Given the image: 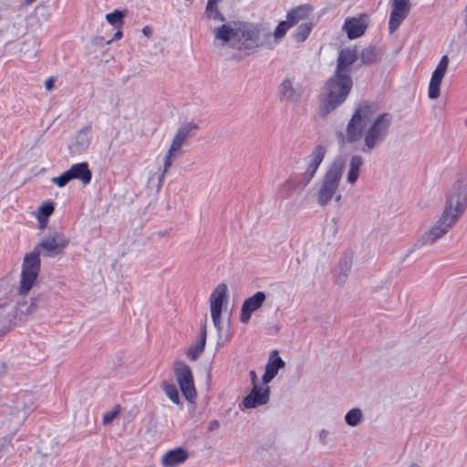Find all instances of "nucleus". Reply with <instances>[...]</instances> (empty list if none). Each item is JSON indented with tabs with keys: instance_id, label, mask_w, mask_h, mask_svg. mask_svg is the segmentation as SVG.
<instances>
[{
	"instance_id": "obj_1",
	"label": "nucleus",
	"mask_w": 467,
	"mask_h": 467,
	"mask_svg": "<svg viewBox=\"0 0 467 467\" xmlns=\"http://www.w3.org/2000/svg\"><path fill=\"white\" fill-rule=\"evenodd\" d=\"M376 112L377 106L374 103L364 102L358 105L346 128L348 142L363 139V152L372 151L388 137L392 117L389 113H382L372 119Z\"/></svg>"
},
{
	"instance_id": "obj_2",
	"label": "nucleus",
	"mask_w": 467,
	"mask_h": 467,
	"mask_svg": "<svg viewBox=\"0 0 467 467\" xmlns=\"http://www.w3.org/2000/svg\"><path fill=\"white\" fill-rule=\"evenodd\" d=\"M212 34L215 47H229L238 50L256 48L264 39L271 37V33L263 25L244 21H224L223 25L213 27Z\"/></svg>"
},
{
	"instance_id": "obj_3",
	"label": "nucleus",
	"mask_w": 467,
	"mask_h": 467,
	"mask_svg": "<svg viewBox=\"0 0 467 467\" xmlns=\"http://www.w3.org/2000/svg\"><path fill=\"white\" fill-rule=\"evenodd\" d=\"M353 87L351 77L333 74L320 94L319 113L327 116L345 102Z\"/></svg>"
},
{
	"instance_id": "obj_4",
	"label": "nucleus",
	"mask_w": 467,
	"mask_h": 467,
	"mask_svg": "<svg viewBox=\"0 0 467 467\" xmlns=\"http://www.w3.org/2000/svg\"><path fill=\"white\" fill-rule=\"evenodd\" d=\"M467 209V175L460 173L453 182L448 194L442 213L454 221L461 218Z\"/></svg>"
},
{
	"instance_id": "obj_5",
	"label": "nucleus",
	"mask_w": 467,
	"mask_h": 467,
	"mask_svg": "<svg viewBox=\"0 0 467 467\" xmlns=\"http://www.w3.org/2000/svg\"><path fill=\"white\" fill-rule=\"evenodd\" d=\"M344 171V161L336 160L331 163L320 181L317 193V202L320 206H325L336 195Z\"/></svg>"
},
{
	"instance_id": "obj_6",
	"label": "nucleus",
	"mask_w": 467,
	"mask_h": 467,
	"mask_svg": "<svg viewBox=\"0 0 467 467\" xmlns=\"http://www.w3.org/2000/svg\"><path fill=\"white\" fill-rule=\"evenodd\" d=\"M40 254L34 250L26 254L22 264L19 294L26 296L32 288L40 271Z\"/></svg>"
},
{
	"instance_id": "obj_7",
	"label": "nucleus",
	"mask_w": 467,
	"mask_h": 467,
	"mask_svg": "<svg viewBox=\"0 0 467 467\" xmlns=\"http://www.w3.org/2000/svg\"><path fill=\"white\" fill-rule=\"evenodd\" d=\"M69 239L61 232L53 231L43 237L34 247L46 257H56L68 246Z\"/></svg>"
},
{
	"instance_id": "obj_8",
	"label": "nucleus",
	"mask_w": 467,
	"mask_h": 467,
	"mask_svg": "<svg viewBox=\"0 0 467 467\" xmlns=\"http://www.w3.org/2000/svg\"><path fill=\"white\" fill-rule=\"evenodd\" d=\"M455 224L454 221L441 213L437 221L420 237L418 246L422 247L433 244L445 236Z\"/></svg>"
},
{
	"instance_id": "obj_9",
	"label": "nucleus",
	"mask_w": 467,
	"mask_h": 467,
	"mask_svg": "<svg viewBox=\"0 0 467 467\" xmlns=\"http://www.w3.org/2000/svg\"><path fill=\"white\" fill-rule=\"evenodd\" d=\"M177 383L184 399L195 407L197 390L191 368L184 362H177Z\"/></svg>"
},
{
	"instance_id": "obj_10",
	"label": "nucleus",
	"mask_w": 467,
	"mask_h": 467,
	"mask_svg": "<svg viewBox=\"0 0 467 467\" xmlns=\"http://www.w3.org/2000/svg\"><path fill=\"white\" fill-rule=\"evenodd\" d=\"M200 120L181 117L177 127L176 147L177 153L182 148L188 147L200 130Z\"/></svg>"
},
{
	"instance_id": "obj_11",
	"label": "nucleus",
	"mask_w": 467,
	"mask_h": 467,
	"mask_svg": "<svg viewBox=\"0 0 467 467\" xmlns=\"http://www.w3.org/2000/svg\"><path fill=\"white\" fill-rule=\"evenodd\" d=\"M227 285L219 284L210 296V307L213 323L218 331L222 330V309L227 294Z\"/></svg>"
},
{
	"instance_id": "obj_12",
	"label": "nucleus",
	"mask_w": 467,
	"mask_h": 467,
	"mask_svg": "<svg viewBox=\"0 0 467 467\" xmlns=\"http://www.w3.org/2000/svg\"><path fill=\"white\" fill-rule=\"evenodd\" d=\"M326 154L327 148L319 144L314 147L311 153L307 156L308 163L301 178L303 187L306 186L312 181Z\"/></svg>"
},
{
	"instance_id": "obj_13",
	"label": "nucleus",
	"mask_w": 467,
	"mask_h": 467,
	"mask_svg": "<svg viewBox=\"0 0 467 467\" xmlns=\"http://www.w3.org/2000/svg\"><path fill=\"white\" fill-rule=\"evenodd\" d=\"M411 5L410 0H392L389 16V33H394L410 14Z\"/></svg>"
},
{
	"instance_id": "obj_14",
	"label": "nucleus",
	"mask_w": 467,
	"mask_h": 467,
	"mask_svg": "<svg viewBox=\"0 0 467 467\" xmlns=\"http://www.w3.org/2000/svg\"><path fill=\"white\" fill-rule=\"evenodd\" d=\"M449 66V57L444 55L440 59L436 68L431 74L428 88V97L431 99H436L441 94V84L447 72Z\"/></svg>"
},
{
	"instance_id": "obj_15",
	"label": "nucleus",
	"mask_w": 467,
	"mask_h": 467,
	"mask_svg": "<svg viewBox=\"0 0 467 467\" xmlns=\"http://www.w3.org/2000/svg\"><path fill=\"white\" fill-rule=\"evenodd\" d=\"M175 152V136L173 137L169 150L167 151L166 155L163 158V169L157 168L156 171H150V176L147 181V186L149 188H156L158 191L161 188L162 178L164 177L165 172L167 171L168 168L171 165V159L172 158L173 154Z\"/></svg>"
},
{
	"instance_id": "obj_16",
	"label": "nucleus",
	"mask_w": 467,
	"mask_h": 467,
	"mask_svg": "<svg viewBox=\"0 0 467 467\" xmlns=\"http://www.w3.org/2000/svg\"><path fill=\"white\" fill-rule=\"evenodd\" d=\"M270 388L268 384L253 387L251 392L243 400L242 406L244 409H253L265 405L269 400Z\"/></svg>"
},
{
	"instance_id": "obj_17",
	"label": "nucleus",
	"mask_w": 467,
	"mask_h": 467,
	"mask_svg": "<svg viewBox=\"0 0 467 467\" xmlns=\"http://www.w3.org/2000/svg\"><path fill=\"white\" fill-rule=\"evenodd\" d=\"M368 26L367 16L360 15L359 16L347 17L342 30L347 34L348 39H356L364 35Z\"/></svg>"
},
{
	"instance_id": "obj_18",
	"label": "nucleus",
	"mask_w": 467,
	"mask_h": 467,
	"mask_svg": "<svg viewBox=\"0 0 467 467\" xmlns=\"http://www.w3.org/2000/svg\"><path fill=\"white\" fill-rule=\"evenodd\" d=\"M357 58L358 53L356 48L347 47L340 50L334 73L351 77V66L356 62Z\"/></svg>"
},
{
	"instance_id": "obj_19",
	"label": "nucleus",
	"mask_w": 467,
	"mask_h": 467,
	"mask_svg": "<svg viewBox=\"0 0 467 467\" xmlns=\"http://www.w3.org/2000/svg\"><path fill=\"white\" fill-rule=\"evenodd\" d=\"M265 298V294L258 291L249 298L245 299L241 307V322L244 324L247 323L250 320L252 314L263 306Z\"/></svg>"
},
{
	"instance_id": "obj_20",
	"label": "nucleus",
	"mask_w": 467,
	"mask_h": 467,
	"mask_svg": "<svg viewBox=\"0 0 467 467\" xmlns=\"http://www.w3.org/2000/svg\"><path fill=\"white\" fill-rule=\"evenodd\" d=\"M285 361L279 357L277 350H273L270 353L265 371L263 375V383L268 384L278 373V370L285 367Z\"/></svg>"
},
{
	"instance_id": "obj_21",
	"label": "nucleus",
	"mask_w": 467,
	"mask_h": 467,
	"mask_svg": "<svg viewBox=\"0 0 467 467\" xmlns=\"http://www.w3.org/2000/svg\"><path fill=\"white\" fill-rule=\"evenodd\" d=\"M207 338V328H206V321L202 323L200 327V338L199 341L192 344L186 350V357L188 359L194 361L196 360L201 354L203 352Z\"/></svg>"
},
{
	"instance_id": "obj_22",
	"label": "nucleus",
	"mask_w": 467,
	"mask_h": 467,
	"mask_svg": "<svg viewBox=\"0 0 467 467\" xmlns=\"http://www.w3.org/2000/svg\"><path fill=\"white\" fill-rule=\"evenodd\" d=\"M278 97L282 101L296 102L300 93L295 88L292 80L286 78L278 87Z\"/></svg>"
},
{
	"instance_id": "obj_23",
	"label": "nucleus",
	"mask_w": 467,
	"mask_h": 467,
	"mask_svg": "<svg viewBox=\"0 0 467 467\" xmlns=\"http://www.w3.org/2000/svg\"><path fill=\"white\" fill-rule=\"evenodd\" d=\"M363 164V158L359 155H353L349 159L348 164V173L346 178V181L349 185L353 186L357 182L360 175Z\"/></svg>"
},
{
	"instance_id": "obj_24",
	"label": "nucleus",
	"mask_w": 467,
	"mask_h": 467,
	"mask_svg": "<svg viewBox=\"0 0 467 467\" xmlns=\"http://www.w3.org/2000/svg\"><path fill=\"white\" fill-rule=\"evenodd\" d=\"M68 171L70 173L72 180H78L84 185L90 183L92 179V172L88 168V164L87 162H79L73 164Z\"/></svg>"
},
{
	"instance_id": "obj_25",
	"label": "nucleus",
	"mask_w": 467,
	"mask_h": 467,
	"mask_svg": "<svg viewBox=\"0 0 467 467\" xmlns=\"http://www.w3.org/2000/svg\"><path fill=\"white\" fill-rule=\"evenodd\" d=\"M90 130V126H86L78 132L74 143L69 146V150L72 153H81L88 149L90 143L88 137Z\"/></svg>"
},
{
	"instance_id": "obj_26",
	"label": "nucleus",
	"mask_w": 467,
	"mask_h": 467,
	"mask_svg": "<svg viewBox=\"0 0 467 467\" xmlns=\"http://www.w3.org/2000/svg\"><path fill=\"white\" fill-rule=\"evenodd\" d=\"M352 262L349 257H343L337 267L335 268L334 272V278L337 284L343 285L350 271H351Z\"/></svg>"
},
{
	"instance_id": "obj_27",
	"label": "nucleus",
	"mask_w": 467,
	"mask_h": 467,
	"mask_svg": "<svg viewBox=\"0 0 467 467\" xmlns=\"http://www.w3.org/2000/svg\"><path fill=\"white\" fill-rule=\"evenodd\" d=\"M223 0H208L204 10V17L214 22H224L225 16L219 9V3Z\"/></svg>"
},
{
	"instance_id": "obj_28",
	"label": "nucleus",
	"mask_w": 467,
	"mask_h": 467,
	"mask_svg": "<svg viewBox=\"0 0 467 467\" xmlns=\"http://www.w3.org/2000/svg\"><path fill=\"white\" fill-rule=\"evenodd\" d=\"M311 13V8L308 6H298L295 9L289 11L286 15V21L290 25V26H294L298 24L300 21L306 19Z\"/></svg>"
},
{
	"instance_id": "obj_29",
	"label": "nucleus",
	"mask_w": 467,
	"mask_h": 467,
	"mask_svg": "<svg viewBox=\"0 0 467 467\" xmlns=\"http://www.w3.org/2000/svg\"><path fill=\"white\" fill-rule=\"evenodd\" d=\"M39 41L36 37H29L23 41L20 52L24 54L26 58H34L39 51Z\"/></svg>"
},
{
	"instance_id": "obj_30",
	"label": "nucleus",
	"mask_w": 467,
	"mask_h": 467,
	"mask_svg": "<svg viewBox=\"0 0 467 467\" xmlns=\"http://www.w3.org/2000/svg\"><path fill=\"white\" fill-rule=\"evenodd\" d=\"M359 57L363 64L370 65L379 60L380 51L374 47H368L361 51Z\"/></svg>"
},
{
	"instance_id": "obj_31",
	"label": "nucleus",
	"mask_w": 467,
	"mask_h": 467,
	"mask_svg": "<svg viewBox=\"0 0 467 467\" xmlns=\"http://www.w3.org/2000/svg\"><path fill=\"white\" fill-rule=\"evenodd\" d=\"M125 11L119 9L106 15V20L115 28H121L124 25Z\"/></svg>"
},
{
	"instance_id": "obj_32",
	"label": "nucleus",
	"mask_w": 467,
	"mask_h": 467,
	"mask_svg": "<svg viewBox=\"0 0 467 467\" xmlns=\"http://www.w3.org/2000/svg\"><path fill=\"white\" fill-rule=\"evenodd\" d=\"M363 420V413L360 409L354 408L347 412L345 416L346 423L348 426H358Z\"/></svg>"
},
{
	"instance_id": "obj_33",
	"label": "nucleus",
	"mask_w": 467,
	"mask_h": 467,
	"mask_svg": "<svg viewBox=\"0 0 467 467\" xmlns=\"http://www.w3.org/2000/svg\"><path fill=\"white\" fill-rule=\"evenodd\" d=\"M313 24L310 22L301 24L293 36L294 39L298 43L304 42L309 36Z\"/></svg>"
},
{
	"instance_id": "obj_34",
	"label": "nucleus",
	"mask_w": 467,
	"mask_h": 467,
	"mask_svg": "<svg viewBox=\"0 0 467 467\" xmlns=\"http://www.w3.org/2000/svg\"><path fill=\"white\" fill-rule=\"evenodd\" d=\"M55 210V204L52 202L43 203L39 207L38 221L40 224H43L45 221L53 213Z\"/></svg>"
},
{
	"instance_id": "obj_35",
	"label": "nucleus",
	"mask_w": 467,
	"mask_h": 467,
	"mask_svg": "<svg viewBox=\"0 0 467 467\" xmlns=\"http://www.w3.org/2000/svg\"><path fill=\"white\" fill-rule=\"evenodd\" d=\"M71 180L72 179H71L70 173L67 170L65 172H63L61 175L52 178L51 181L57 187L62 188V187L66 186Z\"/></svg>"
},
{
	"instance_id": "obj_36",
	"label": "nucleus",
	"mask_w": 467,
	"mask_h": 467,
	"mask_svg": "<svg viewBox=\"0 0 467 467\" xmlns=\"http://www.w3.org/2000/svg\"><path fill=\"white\" fill-rule=\"evenodd\" d=\"M119 412H120V406L119 405H116L113 408V410L106 411L103 414L102 424L103 425L109 424L114 419H116V417L119 415Z\"/></svg>"
},
{
	"instance_id": "obj_37",
	"label": "nucleus",
	"mask_w": 467,
	"mask_h": 467,
	"mask_svg": "<svg viewBox=\"0 0 467 467\" xmlns=\"http://www.w3.org/2000/svg\"><path fill=\"white\" fill-rule=\"evenodd\" d=\"M291 28L290 25L287 23L286 20L281 21L277 26L275 29L274 36L275 38L278 39L283 37L286 32Z\"/></svg>"
},
{
	"instance_id": "obj_38",
	"label": "nucleus",
	"mask_w": 467,
	"mask_h": 467,
	"mask_svg": "<svg viewBox=\"0 0 467 467\" xmlns=\"http://www.w3.org/2000/svg\"><path fill=\"white\" fill-rule=\"evenodd\" d=\"M161 463L165 466H175V449L169 450L162 457Z\"/></svg>"
},
{
	"instance_id": "obj_39",
	"label": "nucleus",
	"mask_w": 467,
	"mask_h": 467,
	"mask_svg": "<svg viewBox=\"0 0 467 467\" xmlns=\"http://www.w3.org/2000/svg\"><path fill=\"white\" fill-rule=\"evenodd\" d=\"M161 388L169 399L175 403V385L170 384L167 381L161 383Z\"/></svg>"
},
{
	"instance_id": "obj_40",
	"label": "nucleus",
	"mask_w": 467,
	"mask_h": 467,
	"mask_svg": "<svg viewBox=\"0 0 467 467\" xmlns=\"http://www.w3.org/2000/svg\"><path fill=\"white\" fill-rule=\"evenodd\" d=\"M294 188L293 182L291 181H285L280 186V192L282 194H285V197H288V192Z\"/></svg>"
},
{
	"instance_id": "obj_41",
	"label": "nucleus",
	"mask_w": 467,
	"mask_h": 467,
	"mask_svg": "<svg viewBox=\"0 0 467 467\" xmlns=\"http://www.w3.org/2000/svg\"><path fill=\"white\" fill-rule=\"evenodd\" d=\"M188 458V453L183 449L177 447V464L182 463Z\"/></svg>"
},
{
	"instance_id": "obj_42",
	"label": "nucleus",
	"mask_w": 467,
	"mask_h": 467,
	"mask_svg": "<svg viewBox=\"0 0 467 467\" xmlns=\"http://www.w3.org/2000/svg\"><path fill=\"white\" fill-rule=\"evenodd\" d=\"M116 29H117V31L115 32L113 36L110 39L107 40L106 44H110L113 41L119 40V39H120L122 37L121 28H116Z\"/></svg>"
},
{
	"instance_id": "obj_43",
	"label": "nucleus",
	"mask_w": 467,
	"mask_h": 467,
	"mask_svg": "<svg viewBox=\"0 0 467 467\" xmlns=\"http://www.w3.org/2000/svg\"><path fill=\"white\" fill-rule=\"evenodd\" d=\"M249 376H250V379H251V382H252V385L253 387L254 386H260L258 384V379H257V374L254 370H251L250 373H249Z\"/></svg>"
},
{
	"instance_id": "obj_44",
	"label": "nucleus",
	"mask_w": 467,
	"mask_h": 467,
	"mask_svg": "<svg viewBox=\"0 0 467 467\" xmlns=\"http://www.w3.org/2000/svg\"><path fill=\"white\" fill-rule=\"evenodd\" d=\"M219 428H220V422L217 420H213L210 421V423L208 425V430L210 431H216Z\"/></svg>"
},
{
	"instance_id": "obj_45",
	"label": "nucleus",
	"mask_w": 467,
	"mask_h": 467,
	"mask_svg": "<svg viewBox=\"0 0 467 467\" xmlns=\"http://www.w3.org/2000/svg\"><path fill=\"white\" fill-rule=\"evenodd\" d=\"M142 34L147 36V37H150L151 35H152V28L151 26H145L143 28H142Z\"/></svg>"
},
{
	"instance_id": "obj_46",
	"label": "nucleus",
	"mask_w": 467,
	"mask_h": 467,
	"mask_svg": "<svg viewBox=\"0 0 467 467\" xmlns=\"http://www.w3.org/2000/svg\"><path fill=\"white\" fill-rule=\"evenodd\" d=\"M53 85H54V79L53 78H48L45 82V87H46L47 90H50L53 88Z\"/></svg>"
},
{
	"instance_id": "obj_47",
	"label": "nucleus",
	"mask_w": 467,
	"mask_h": 467,
	"mask_svg": "<svg viewBox=\"0 0 467 467\" xmlns=\"http://www.w3.org/2000/svg\"><path fill=\"white\" fill-rule=\"evenodd\" d=\"M36 308L35 303H31V305L26 308V311H24V313L26 314H31L35 311V309ZM23 312V310H21Z\"/></svg>"
},
{
	"instance_id": "obj_48",
	"label": "nucleus",
	"mask_w": 467,
	"mask_h": 467,
	"mask_svg": "<svg viewBox=\"0 0 467 467\" xmlns=\"http://www.w3.org/2000/svg\"><path fill=\"white\" fill-rule=\"evenodd\" d=\"M20 398L24 400L23 401L24 404H26V401H31V400H32L31 395L26 394V393L21 394V396L18 399H20Z\"/></svg>"
},
{
	"instance_id": "obj_49",
	"label": "nucleus",
	"mask_w": 467,
	"mask_h": 467,
	"mask_svg": "<svg viewBox=\"0 0 467 467\" xmlns=\"http://www.w3.org/2000/svg\"><path fill=\"white\" fill-rule=\"evenodd\" d=\"M36 0H24V5H32Z\"/></svg>"
},
{
	"instance_id": "obj_50",
	"label": "nucleus",
	"mask_w": 467,
	"mask_h": 467,
	"mask_svg": "<svg viewBox=\"0 0 467 467\" xmlns=\"http://www.w3.org/2000/svg\"><path fill=\"white\" fill-rule=\"evenodd\" d=\"M340 199H341V194L340 193L337 194L335 197L336 202H339Z\"/></svg>"
},
{
	"instance_id": "obj_51",
	"label": "nucleus",
	"mask_w": 467,
	"mask_h": 467,
	"mask_svg": "<svg viewBox=\"0 0 467 467\" xmlns=\"http://www.w3.org/2000/svg\"><path fill=\"white\" fill-rule=\"evenodd\" d=\"M31 410L30 407L28 408H24L23 410L25 411V413H27L29 410Z\"/></svg>"
},
{
	"instance_id": "obj_52",
	"label": "nucleus",
	"mask_w": 467,
	"mask_h": 467,
	"mask_svg": "<svg viewBox=\"0 0 467 467\" xmlns=\"http://www.w3.org/2000/svg\"><path fill=\"white\" fill-rule=\"evenodd\" d=\"M410 467H420L418 464H411Z\"/></svg>"
},
{
	"instance_id": "obj_53",
	"label": "nucleus",
	"mask_w": 467,
	"mask_h": 467,
	"mask_svg": "<svg viewBox=\"0 0 467 467\" xmlns=\"http://www.w3.org/2000/svg\"><path fill=\"white\" fill-rule=\"evenodd\" d=\"M16 410H20V406L18 403L16 404Z\"/></svg>"
},
{
	"instance_id": "obj_54",
	"label": "nucleus",
	"mask_w": 467,
	"mask_h": 467,
	"mask_svg": "<svg viewBox=\"0 0 467 467\" xmlns=\"http://www.w3.org/2000/svg\"><path fill=\"white\" fill-rule=\"evenodd\" d=\"M464 124H465V126L467 127V117H466V119H465V121H464Z\"/></svg>"
},
{
	"instance_id": "obj_55",
	"label": "nucleus",
	"mask_w": 467,
	"mask_h": 467,
	"mask_svg": "<svg viewBox=\"0 0 467 467\" xmlns=\"http://www.w3.org/2000/svg\"><path fill=\"white\" fill-rule=\"evenodd\" d=\"M176 404H179V400L177 399Z\"/></svg>"
}]
</instances>
